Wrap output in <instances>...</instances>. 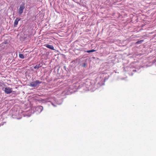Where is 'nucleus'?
<instances>
[{
  "label": "nucleus",
  "instance_id": "6",
  "mask_svg": "<svg viewBox=\"0 0 156 156\" xmlns=\"http://www.w3.org/2000/svg\"><path fill=\"white\" fill-rule=\"evenodd\" d=\"M44 46L46 47L47 48H48L50 49L51 50H53L54 49V47L53 45H49V44H46L44 45Z\"/></svg>",
  "mask_w": 156,
  "mask_h": 156
},
{
  "label": "nucleus",
  "instance_id": "3",
  "mask_svg": "<svg viewBox=\"0 0 156 156\" xmlns=\"http://www.w3.org/2000/svg\"><path fill=\"white\" fill-rule=\"evenodd\" d=\"M73 86H68L66 88L65 90L67 91V94H69L73 92Z\"/></svg>",
  "mask_w": 156,
  "mask_h": 156
},
{
  "label": "nucleus",
  "instance_id": "7",
  "mask_svg": "<svg viewBox=\"0 0 156 156\" xmlns=\"http://www.w3.org/2000/svg\"><path fill=\"white\" fill-rule=\"evenodd\" d=\"M36 109L38 111H39L40 112L43 110V107L42 106H39L36 108Z\"/></svg>",
  "mask_w": 156,
  "mask_h": 156
},
{
  "label": "nucleus",
  "instance_id": "11",
  "mask_svg": "<svg viewBox=\"0 0 156 156\" xmlns=\"http://www.w3.org/2000/svg\"><path fill=\"white\" fill-rule=\"evenodd\" d=\"M143 41H144V40H141L137 41V42H136V43L137 44H139L142 43Z\"/></svg>",
  "mask_w": 156,
  "mask_h": 156
},
{
  "label": "nucleus",
  "instance_id": "1",
  "mask_svg": "<svg viewBox=\"0 0 156 156\" xmlns=\"http://www.w3.org/2000/svg\"><path fill=\"white\" fill-rule=\"evenodd\" d=\"M42 83L41 81H40L39 80H36L30 83L29 86L33 87H35L39 86V84Z\"/></svg>",
  "mask_w": 156,
  "mask_h": 156
},
{
  "label": "nucleus",
  "instance_id": "12",
  "mask_svg": "<svg viewBox=\"0 0 156 156\" xmlns=\"http://www.w3.org/2000/svg\"><path fill=\"white\" fill-rule=\"evenodd\" d=\"M87 66V64L86 63H83L82 66L83 67H85Z\"/></svg>",
  "mask_w": 156,
  "mask_h": 156
},
{
  "label": "nucleus",
  "instance_id": "4",
  "mask_svg": "<svg viewBox=\"0 0 156 156\" xmlns=\"http://www.w3.org/2000/svg\"><path fill=\"white\" fill-rule=\"evenodd\" d=\"M4 90L5 92L7 94L11 93L12 91V89L9 87H5Z\"/></svg>",
  "mask_w": 156,
  "mask_h": 156
},
{
  "label": "nucleus",
  "instance_id": "13",
  "mask_svg": "<svg viewBox=\"0 0 156 156\" xmlns=\"http://www.w3.org/2000/svg\"><path fill=\"white\" fill-rule=\"evenodd\" d=\"M51 104L52 105H53L54 106V107H56V105L55 104H54L53 103H51Z\"/></svg>",
  "mask_w": 156,
  "mask_h": 156
},
{
  "label": "nucleus",
  "instance_id": "8",
  "mask_svg": "<svg viewBox=\"0 0 156 156\" xmlns=\"http://www.w3.org/2000/svg\"><path fill=\"white\" fill-rule=\"evenodd\" d=\"M42 66L41 64H37L34 67V68L35 69H38L40 67H41Z\"/></svg>",
  "mask_w": 156,
  "mask_h": 156
},
{
  "label": "nucleus",
  "instance_id": "14",
  "mask_svg": "<svg viewBox=\"0 0 156 156\" xmlns=\"http://www.w3.org/2000/svg\"><path fill=\"white\" fill-rule=\"evenodd\" d=\"M133 72H135V71H136V70H133Z\"/></svg>",
  "mask_w": 156,
  "mask_h": 156
},
{
  "label": "nucleus",
  "instance_id": "2",
  "mask_svg": "<svg viewBox=\"0 0 156 156\" xmlns=\"http://www.w3.org/2000/svg\"><path fill=\"white\" fill-rule=\"evenodd\" d=\"M25 3H23L20 6V8L18 10V14L21 15L23 13V10L25 8Z\"/></svg>",
  "mask_w": 156,
  "mask_h": 156
},
{
  "label": "nucleus",
  "instance_id": "9",
  "mask_svg": "<svg viewBox=\"0 0 156 156\" xmlns=\"http://www.w3.org/2000/svg\"><path fill=\"white\" fill-rule=\"evenodd\" d=\"M95 51V50L94 49H92L90 50H88L87 51H85V52H87V53H91L94 52Z\"/></svg>",
  "mask_w": 156,
  "mask_h": 156
},
{
  "label": "nucleus",
  "instance_id": "5",
  "mask_svg": "<svg viewBox=\"0 0 156 156\" xmlns=\"http://www.w3.org/2000/svg\"><path fill=\"white\" fill-rule=\"evenodd\" d=\"M21 20V18L20 17L17 18L15 20L14 23V27H16L18 24V22Z\"/></svg>",
  "mask_w": 156,
  "mask_h": 156
},
{
  "label": "nucleus",
  "instance_id": "10",
  "mask_svg": "<svg viewBox=\"0 0 156 156\" xmlns=\"http://www.w3.org/2000/svg\"><path fill=\"white\" fill-rule=\"evenodd\" d=\"M19 56L20 58H24V56L22 54H19Z\"/></svg>",
  "mask_w": 156,
  "mask_h": 156
},
{
  "label": "nucleus",
  "instance_id": "15",
  "mask_svg": "<svg viewBox=\"0 0 156 156\" xmlns=\"http://www.w3.org/2000/svg\"><path fill=\"white\" fill-rule=\"evenodd\" d=\"M64 68H66V66H64Z\"/></svg>",
  "mask_w": 156,
  "mask_h": 156
}]
</instances>
